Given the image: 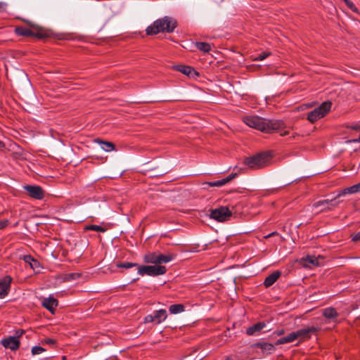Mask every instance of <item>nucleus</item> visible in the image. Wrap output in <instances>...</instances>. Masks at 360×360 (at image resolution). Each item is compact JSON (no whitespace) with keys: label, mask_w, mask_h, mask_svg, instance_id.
Listing matches in <instances>:
<instances>
[{"label":"nucleus","mask_w":360,"mask_h":360,"mask_svg":"<svg viewBox=\"0 0 360 360\" xmlns=\"http://www.w3.org/2000/svg\"><path fill=\"white\" fill-rule=\"evenodd\" d=\"M243 120L250 127L263 132L271 133L277 131L283 136L290 134L288 130L284 129L283 122L279 120H266L258 116H248Z\"/></svg>","instance_id":"1"},{"label":"nucleus","mask_w":360,"mask_h":360,"mask_svg":"<svg viewBox=\"0 0 360 360\" xmlns=\"http://www.w3.org/2000/svg\"><path fill=\"white\" fill-rule=\"evenodd\" d=\"M177 26L176 20L169 16H165L153 22L146 30L148 35L157 34L160 32H172Z\"/></svg>","instance_id":"2"},{"label":"nucleus","mask_w":360,"mask_h":360,"mask_svg":"<svg viewBox=\"0 0 360 360\" xmlns=\"http://www.w3.org/2000/svg\"><path fill=\"white\" fill-rule=\"evenodd\" d=\"M271 157L268 153H262L245 159L244 164L250 169H259L268 166Z\"/></svg>","instance_id":"3"},{"label":"nucleus","mask_w":360,"mask_h":360,"mask_svg":"<svg viewBox=\"0 0 360 360\" xmlns=\"http://www.w3.org/2000/svg\"><path fill=\"white\" fill-rule=\"evenodd\" d=\"M332 103L330 101L322 103L318 108L309 112L307 120L314 123L318 120L323 117L330 110Z\"/></svg>","instance_id":"4"},{"label":"nucleus","mask_w":360,"mask_h":360,"mask_svg":"<svg viewBox=\"0 0 360 360\" xmlns=\"http://www.w3.org/2000/svg\"><path fill=\"white\" fill-rule=\"evenodd\" d=\"M167 269L165 266L154 265V266H139L138 268V274L141 276H155L163 275L166 273Z\"/></svg>","instance_id":"5"},{"label":"nucleus","mask_w":360,"mask_h":360,"mask_svg":"<svg viewBox=\"0 0 360 360\" xmlns=\"http://www.w3.org/2000/svg\"><path fill=\"white\" fill-rule=\"evenodd\" d=\"M233 210L228 207H219L214 209L210 212V217L217 221L224 222L231 219Z\"/></svg>","instance_id":"6"},{"label":"nucleus","mask_w":360,"mask_h":360,"mask_svg":"<svg viewBox=\"0 0 360 360\" xmlns=\"http://www.w3.org/2000/svg\"><path fill=\"white\" fill-rule=\"evenodd\" d=\"M323 262L324 258L322 256L308 255L302 259L303 266L309 268L322 265Z\"/></svg>","instance_id":"7"},{"label":"nucleus","mask_w":360,"mask_h":360,"mask_svg":"<svg viewBox=\"0 0 360 360\" xmlns=\"http://www.w3.org/2000/svg\"><path fill=\"white\" fill-rule=\"evenodd\" d=\"M1 345L11 351L17 350L20 347V340L18 337L9 336L1 340Z\"/></svg>","instance_id":"8"},{"label":"nucleus","mask_w":360,"mask_h":360,"mask_svg":"<svg viewBox=\"0 0 360 360\" xmlns=\"http://www.w3.org/2000/svg\"><path fill=\"white\" fill-rule=\"evenodd\" d=\"M336 198L337 197L333 200H320L315 202L313 206L316 212H323L330 209L331 207L336 206L338 205V202H335Z\"/></svg>","instance_id":"9"},{"label":"nucleus","mask_w":360,"mask_h":360,"mask_svg":"<svg viewBox=\"0 0 360 360\" xmlns=\"http://www.w3.org/2000/svg\"><path fill=\"white\" fill-rule=\"evenodd\" d=\"M24 188L30 196L34 199L41 200L44 196V191L40 186L27 185L24 186Z\"/></svg>","instance_id":"10"},{"label":"nucleus","mask_w":360,"mask_h":360,"mask_svg":"<svg viewBox=\"0 0 360 360\" xmlns=\"http://www.w3.org/2000/svg\"><path fill=\"white\" fill-rule=\"evenodd\" d=\"M174 68L189 77H195L198 75V72L190 66L180 65L174 67Z\"/></svg>","instance_id":"11"},{"label":"nucleus","mask_w":360,"mask_h":360,"mask_svg":"<svg viewBox=\"0 0 360 360\" xmlns=\"http://www.w3.org/2000/svg\"><path fill=\"white\" fill-rule=\"evenodd\" d=\"M12 278L5 276L1 278V299L8 294L11 288Z\"/></svg>","instance_id":"12"},{"label":"nucleus","mask_w":360,"mask_h":360,"mask_svg":"<svg viewBox=\"0 0 360 360\" xmlns=\"http://www.w3.org/2000/svg\"><path fill=\"white\" fill-rule=\"evenodd\" d=\"M42 305L52 314H53L55 309L58 306V300L53 297L50 296L43 300Z\"/></svg>","instance_id":"13"},{"label":"nucleus","mask_w":360,"mask_h":360,"mask_svg":"<svg viewBox=\"0 0 360 360\" xmlns=\"http://www.w3.org/2000/svg\"><path fill=\"white\" fill-rule=\"evenodd\" d=\"M316 331L314 327L302 328L295 331L297 340H305L310 338V333Z\"/></svg>","instance_id":"14"},{"label":"nucleus","mask_w":360,"mask_h":360,"mask_svg":"<svg viewBox=\"0 0 360 360\" xmlns=\"http://www.w3.org/2000/svg\"><path fill=\"white\" fill-rule=\"evenodd\" d=\"M23 259H24V261L30 265V268L34 271H35L36 273L40 272V271L41 269V266L37 260L34 259L30 255L24 256Z\"/></svg>","instance_id":"15"},{"label":"nucleus","mask_w":360,"mask_h":360,"mask_svg":"<svg viewBox=\"0 0 360 360\" xmlns=\"http://www.w3.org/2000/svg\"><path fill=\"white\" fill-rule=\"evenodd\" d=\"M360 192V182L359 184H354L350 187L346 188L337 195V198H339L342 195H346V194H354L356 193Z\"/></svg>","instance_id":"16"},{"label":"nucleus","mask_w":360,"mask_h":360,"mask_svg":"<svg viewBox=\"0 0 360 360\" xmlns=\"http://www.w3.org/2000/svg\"><path fill=\"white\" fill-rule=\"evenodd\" d=\"M265 327V323L263 322H259L253 326L249 327L246 330V333L248 335H254L257 334L259 331H261Z\"/></svg>","instance_id":"17"},{"label":"nucleus","mask_w":360,"mask_h":360,"mask_svg":"<svg viewBox=\"0 0 360 360\" xmlns=\"http://www.w3.org/2000/svg\"><path fill=\"white\" fill-rule=\"evenodd\" d=\"M254 347L259 348L262 352L271 354L274 350V346L268 342L257 343L253 345Z\"/></svg>","instance_id":"18"},{"label":"nucleus","mask_w":360,"mask_h":360,"mask_svg":"<svg viewBox=\"0 0 360 360\" xmlns=\"http://www.w3.org/2000/svg\"><path fill=\"white\" fill-rule=\"evenodd\" d=\"M280 276H281V272L278 271L272 273L271 274H270L269 276H267L266 278V279L264 280V285L266 287H269V286L272 285L278 280V278L280 277Z\"/></svg>","instance_id":"19"},{"label":"nucleus","mask_w":360,"mask_h":360,"mask_svg":"<svg viewBox=\"0 0 360 360\" xmlns=\"http://www.w3.org/2000/svg\"><path fill=\"white\" fill-rule=\"evenodd\" d=\"M153 316H154L155 323L157 324H159V323H162V321H164L167 319V311L165 309L158 310L154 312Z\"/></svg>","instance_id":"20"},{"label":"nucleus","mask_w":360,"mask_h":360,"mask_svg":"<svg viewBox=\"0 0 360 360\" xmlns=\"http://www.w3.org/2000/svg\"><path fill=\"white\" fill-rule=\"evenodd\" d=\"M296 340H297V338L295 331L292 332L285 337L278 339L276 341V345H283L286 343L293 342Z\"/></svg>","instance_id":"21"},{"label":"nucleus","mask_w":360,"mask_h":360,"mask_svg":"<svg viewBox=\"0 0 360 360\" xmlns=\"http://www.w3.org/2000/svg\"><path fill=\"white\" fill-rule=\"evenodd\" d=\"M236 176V174H231L226 178H224L221 180L212 181V182H208L207 184L210 186L212 187H219L225 185L226 183L229 182L231 180H232Z\"/></svg>","instance_id":"22"},{"label":"nucleus","mask_w":360,"mask_h":360,"mask_svg":"<svg viewBox=\"0 0 360 360\" xmlns=\"http://www.w3.org/2000/svg\"><path fill=\"white\" fill-rule=\"evenodd\" d=\"M97 143H98L101 145V148L106 152H110L115 149V146L111 142L98 140Z\"/></svg>","instance_id":"23"},{"label":"nucleus","mask_w":360,"mask_h":360,"mask_svg":"<svg viewBox=\"0 0 360 360\" xmlns=\"http://www.w3.org/2000/svg\"><path fill=\"white\" fill-rule=\"evenodd\" d=\"M15 32L17 34L25 37H30L33 35L32 31L30 29L23 27H18L15 28Z\"/></svg>","instance_id":"24"},{"label":"nucleus","mask_w":360,"mask_h":360,"mask_svg":"<svg viewBox=\"0 0 360 360\" xmlns=\"http://www.w3.org/2000/svg\"><path fill=\"white\" fill-rule=\"evenodd\" d=\"M173 255H162L158 254L157 264L162 263H168L173 259Z\"/></svg>","instance_id":"25"},{"label":"nucleus","mask_w":360,"mask_h":360,"mask_svg":"<svg viewBox=\"0 0 360 360\" xmlns=\"http://www.w3.org/2000/svg\"><path fill=\"white\" fill-rule=\"evenodd\" d=\"M185 307L181 304H172L169 307V311L172 314H176L184 311Z\"/></svg>","instance_id":"26"},{"label":"nucleus","mask_w":360,"mask_h":360,"mask_svg":"<svg viewBox=\"0 0 360 360\" xmlns=\"http://www.w3.org/2000/svg\"><path fill=\"white\" fill-rule=\"evenodd\" d=\"M158 254L157 253H149L144 256V261L146 263L155 264L157 265Z\"/></svg>","instance_id":"27"},{"label":"nucleus","mask_w":360,"mask_h":360,"mask_svg":"<svg viewBox=\"0 0 360 360\" xmlns=\"http://www.w3.org/2000/svg\"><path fill=\"white\" fill-rule=\"evenodd\" d=\"M196 47L203 51V52H209L211 50V45L208 43L205 42H198L196 43Z\"/></svg>","instance_id":"28"},{"label":"nucleus","mask_w":360,"mask_h":360,"mask_svg":"<svg viewBox=\"0 0 360 360\" xmlns=\"http://www.w3.org/2000/svg\"><path fill=\"white\" fill-rule=\"evenodd\" d=\"M116 266L118 268H125V269H129L131 267L137 266L139 268V264L133 262H122V263H117L116 264Z\"/></svg>","instance_id":"29"},{"label":"nucleus","mask_w":360,"mask_h":360,"mask_svg":"<svg viewBox=\"0 0 360 360\" xmlns=\"http://www.w3.org/2000/svg\"><path fill=\"white\" fill-rule=\"evenodd\" d=\"M323 315L326 318H333L336 316L337 312L333 308H327L323 311Z\"/></svg>","instance_id":"30"},{"label":"nucleus","mask_w":360,"mask_h":360,"mask_svg":"<svg viewBox=\"0 0 360 360\" xmlns=\"http://www.w3.org/2000/svg\"><path fill=\"white\" fill-rule=\"evenodd\" d=\"M86 229L96 231L98 232H105L106 231L105 229L98 225H89L86 227Z\"/></svg>","instance_id":"31"},{"label":"nucleus","mask_w":360,"mask_h":360,"mask_svg":"<svg viewBox=\"0 0 360 360\" xmlns=\"http://www.w3.org/2000/svg\"><path fill=\"white\" fill-rule=\"evenodd\" d=\"M44 351H45V349L40 346H34L32 348V354L33 355L40 354Z\"/></svg>","instance_id":"32"},{"label":"nucleus","mask_w":360,"mask_h":360,"mask_svg":"<svg viewBox=\"0 0 360 360\" xmlns=\"http://www.w3.org/2000/svg\"><path fill=\"white\" fill-rule=\"evenodd\" d=\"M268 56H269V52H264L261 54H259L258 56L254 58L255 60H263L265 59Z\"/></svg>","instance_id":"33"},{"label":"nucleus","mask_w":360,"mask_h":360,"mask_svg":"<svg viewBox=\"0 0 360 360\" xmlns=\"http://www.w3.org/2000/svg\"><path fill=\"white\" fill-rule=\"evenodd\" d=\"M144 322L145 323L155 322L153 315L150 314V315L146 316L144 319Z\"/></svg>","instance_id":"34"},{"label":"nucleus","mask_w":360,"mask_h":360,"mask_svg":"<svg viewBox=\"0 0 360 360\" xmlns=\"http://www.w3.org/2000/svg\"><path fill=\"white\" fill-rule=\"evenodd\" d=\"M349 128L355 131H360V124H352Z\"/></svg>","instance_id":"35"},{"label":"nucleus","mask_w":360,"mask_h":360,"mask_svg":"<svg viewBox=\"0 0 360 360\" xmlns=\"http://www.w3.org/2000/svg\"><path fill=\"white\" fill-rule=\"evenodd\" d=\"M352 240L354 242H357V241H359L360 240V231L356 233V234H354L353 236H352Z\"/></svg>","instance_id":"36"},{"label":"nucleus","mask_w":360,"mask_h":360,"mask_svg":"<svg viewBox=\"0 0 360 360\" xmlns=\"http://www.w3.org/2000/svg\"><path fill=\"white\" fill-rule=\"evenodd\" d=\"M44 342L48 345H55L56 340L54 339L47 338L44 340Z\"/></svg>","instance_id":"37"},{"label":"nucleus","mask_w":360,"mask_h":360,"mask_svg":"<svg viewBox=\"0 0 360 360\" xmlns=\"http://www.w3.org/2000/svg\"><path fill=\"white\" fill-rule=\"evenodd\" d=\"M348 7H349L354 11H356V10H357L356 6H354V4L353 3H351V4H349L348 6Z\"/></svg>","instance_id":"38"},{"label":"nucleus","mask_w":360,"mask_h":360,"mask_svg":"<svg viewBox=\"0 0 360 360\" xmlns=\"http://www.w3.org/2000/svg\"><path fill=\"white\" fill-rule=\"evenodd\" d=\"M345 4L347 5V6L351 4V3H352V1H350L349 0H343Z\"/></svg>","instance_id":"39"},{"label":"nucleus","mask_w":360,"mask_h":360,"mask_svg":"<svg viewBox=\"0 0 360 360\" xmlns=\"http://www.w3.org/2000/svg\"><path fill=\"white\" fill-rule=\"evenodd\" d=\"M283 333V330H281L278 332V335H282Z\"/></svg>","instance_id":"40"},{"label":"nucleus","mask_w":360,"mask_h":360,"mask_svg":"<svg viewBox=\"0 0 360 360\" xmlns=\"http://www.w3.org/2000/svg\"><path fill=\"white\" fill-rule=\"evenodd\" d=\"M274 234H275V233H271V234H269V236H267L266 237H269V236H272V235H274Z\"/></svg>","instance_id":"41"},{"label":"nucleus","mask_w":360,"mask_h":360,"mask_svg":"<svg viewBox=\"0 0 360 360\" xmlns=\"http://www.w3.org/2000/svg\"><path fill=\"white\" fill-rule=\"evenodd\" d=\"M225 360H231L230 357H226Z\"/></svg>","instance_id":"42"},{"label":"nucleus","mask_w":360,"mask_h":360,"mask_svg":"<svg viewBox=\"0 0 360 360\" xmlns=\"http://www.w3.org/2000/svg\"><path fill=\"white\" fill-rule=\"evenodd\" d=\"M1 11H2L3 10V4L2 3H1Z\"/></svg>","instance_id":"43"},{"label":"nucleus","mask_w":360,"mask_h":360,"mask_svg":"<svg viewBox=\"0 0 360 360\" xmlns=\"http://www.w3.org/2000/svg\"><path fill=\"white\" fill-rule=\"evenodd\" d=\"M1 228L4 226L2 222L1 224Z\"/></svg>","instance_id":"44"}]
</instances>
